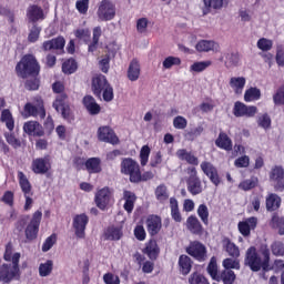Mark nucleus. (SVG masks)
<instances>
[{
	"instance_id": "obj_16",
	"label": "nucleus",
	"mask_w": 284,
	"mask_h": 284,
	"mask_svg": "<svg viewBox=\"0 0 284 284\" xmlns=\"http://www.w3.org/2000/svg\"><path fill=\"white\" fill-rule=\"evenodd\" d=\"M162 227H163V223H162L160 216L150 215L146 219V230L151 236H156V234H159V232H161Z\"/></svg>"
},
{
	"instance_id": "obj_55",
	"label": "nucleus",
	"mask_w": 284,
	"mask_h": 284,
	"mask_svg": "<svg viewBox=\"0 0 284 284\" xmlns=\"http://www.w3.org/2000/svg\"><path fill=\"white\" fill-rule=\"evenodd\" d=\"M273 42L270 39L262 38L257 41V48L258 50H262V52H267L272 50Z\"/></svg>"
},
{
	"instance_id": "obj_7",
	"label": "nucleus",
	"mask_w": 284,
	"mask_h": 284,
	"mask_svg": "<svg viewBox=\"0 0 284 284\" xmlns=\"http://www.w3.org/2000/svg\"><path fill=\"white\" fill-rule=\"evenodd\" d=\"M112 201L113 197L110 187H102L95 192L94 202L99 210H105Z\"/></svg>"
},
{
	"instance_id": "obj_43",
	"label": "nucleus",
	"mask_w": 284,
	"mask_h": 284,
	"mask_svg": "<svg viewBox=\"0 0 284 284\" xmlns=\"http://www.w3.org/2000/svg\"><path fill=\"white\" fill-rule=\"evenodd\" d=\"M210 65H212V61H210V60L201 61V62H194L190 67V72H203V71L207 70V68H210Z\"/></svg>"
},
{
	"instance_id": "obj_40",
	"label": "nucleus",
	"mask_w": 284,
	"mask_h": 284,
	"mask_svg": "<svg viewBox=\"0 0 284 284\" xmlns=\"http://www.w3.org/2000/svg\"><path fill=\"white\" fill-rule=\"evenodd\" d=\"M197 216L201 219L204 225H207L210 223V210L207 209V205L201 204L197 207Z\"/></svg>"
},
{
	"instance_id": "obj_20",
	"label": "nucleus",
	"mask_w": 284,
	"mask_h": 284,
	"mask_svg": "<svg viewBox=\"0 0 284 284\" xmlns=\"http://www.w3.org/2000/svg\"><path fill=\"white\" fill-rule=\"evenodd\" d=\"M63 48H65V39L63 37L47 40L42 43V50H44V52L50 50H63Z\"/></svg>"
},
{
	"instance_id": "obj_48",
	"label": "nucleus",
	"mask_w": 284,
	"mask_h": 284,
	"mask_svg": "<svg viewBox=\"0 0 284 284\" xmlns=\"http://www.w3.org/2000/svg\"><path fill=\"white\" fill-rule=\"evenodd\" d=\"M273 103L275 105H284V84L281 85L273 95Z\"/></svg>"
},
{
	"instance_id": "obj_19",
	"label": "nucleus",
	"mask_w": 284,
	"mask_h": 284,
	"mask_svg": "<svg viewBox=\"0 0 284 284\" xmlns=\"http://www.w3.org/2000/svg\"><path fill=\"white\" fill-rule=\"evenodd\" d=\"M195 49L197 52H219L221 45L212 40H201L196 43Z\"/></svg>"
},
{
	"instance_id": "obj_38",
	"label": "nucleus",
	"mask_w": 284,
	"mask_h": 284,
	"mask_svg": "<svg viewBox=\"0 0 284 284\" xmlns=\"http://www.w3.org/2000/svg\"><path fill=\"white\" fill-rule=\"evenodd\" d=\"M207 273L213 278V281H221V275H219V266L216 265V257H212L207 266Z\"/></svg>"
},
{
	"instance_id": "obj_46",
	"label": "nucleus",
	"mask_w": 284,
	"mask_h": 284,
	"mask_svg": "<svg viewBox=\"0 0 284 284\" xmlns=\"http://www.w3.org/2000/svg\"><path fill=\"white\" fill-rule=\"evenodd\" d=\"M4 139L7 143H9V145L14 148V150H17L18 148H21V140L17 139L14 133H4Z\"/></svg>"
},
{
	"instance_id": "obj_50",
	"label": "nucleus",
	"mask_w": 284,
	"mask_h": 284,
	"mask_svg": "<svg viewBox=\"0 0 284 284\" xmlns=\"http://www.w3.org/2000/svg\"><path fill=\"white\" fill-rule=\"evenodd\" d=\"M150 146L143 145L141 151H140V163L142 166L148 165V161L150 159Z\"/></svg>"
},
{
	"instance_id": "obj_49",
	"label": "nucleus",
	"mask_w": 284,
	"mask_h": 284,
	"mask_svg": "<svg viewBox=\"0 0 284 284\" xmlns=\"http://www.w3.org/2000/svg\"><path fill=\"white\" fill-rule=\"evenodd\" d=\"M173 128L175 130H185L187 128V119L183 118V115H178L173 119Z\"/></svg>"
},
{
	"instance_id": "obj_56",
	"label": "nucleus",
	"mask_w": 284,
	"mask_h": 284,
	"mask_svg": "<svg viewBox=\"0 0 284 284\" xmlns=\"http://www.w3.org/2000/svg\"><path fill=\"white\" fill-rule=\"evenodd\" d=\"M99 39H101V27H95L93 29V43L89 45V52H94V50H97Z\"/></svg>"
},
{
	"instance_id": "obj_53",
	"label": "nucleus",
	"mask_w": 284,
	"mask_h": 284,
	"mask_svg": "<svg viewBox=\"0 0 284 284\" xmlns=\"http://www.w3.org/2000/svg\"><path fill=\"white\" fill-rule=\"evenodd\" d=\"M40 34H41V28L33 26L29 32L28 41L30 43H37V41H39Z\"/></svg>"
},
{
	"instance_id": "obj_42",
	"label": "nucleus",
	"mask_w": 284,
	"mask_h": 284,
	"mask_svg": "<svg viewBox=\"0 0 284 284\" xmlns=\"http://www.w3.org/2000/svg\"><path fill=\"white\" fill-rule=\"evenodd\" d=\"M77 61L69 59L62 64V72L64 74H74L77 72Z\"/></svg>"
},
{
	"instance_id": "obj_41",
	"label": "nucleus",
	"mask_w": 284,
	"mask_h": 284,
	"mask_svg": "<svg viewBox=\"0 0 284 284\" xmlns=\"http://www.w3.org/2000/svg\"><path fill=\"white\" fill-rule=\"evenodd\" d=\"M220 281H223L224 284H234L236 274L232 270H224L220 275Z\"/></svg>"
},
{
	"instance_id": "obj_13",
	"label": "nucleus",
	"mask_w": 284,
	"mask_h": 284,
	"mask_svg": "<svg viewBox=\"0 0 284 284\" xmlns=\"http://www.w3.org/2000/svg\"><path fill=\"white\" fill-rule=\"evenodd\" d=\"M270 179L274 183L277 192L284 191V170L283 166H274L270 172Z\"/></svg>"
},
{
	"instance_id": "obj_5",
	"label": "nucleus",
	"mask_w": 284,
	"mask_h": 284,
	"mask_svg": "<svg viewBox=\"0 0 284 284\" xmlns=\"http://www.w3.org/2000/svg\"><path fill=\"white\" fill-rule=\"evenodd\" d=\"M98 21H112L116 17V6L110 0H102L98 4Z\"/></svg>"
},
{
	"instance_id": "obj_1",
	"label": "nucleus",
	"mask_w": 284,
	"mask_h": 284,
	"mask_svg": "<svg viewBox=\"0 0 284 284\" xmlns=\"http://www.w3.org/2000/svg\"><path fill=\"white\" fill-rule=\"evenodd\" d=\"M19 258H21V254L13 253L12 250L4 252V261H11L12 264H3L0 266V281L2 283H10L11 281H19L21 278Z\"/></svg>"
},
{
	"instance_id": "obj_39",
	"label": "nucleus",
	"mask_w": 284,
	"mask_h": 284,
	"mask_svg": "<svg viewBox=\"0 0 284 284\" xmlns=\"http://www.w3.org/2000/svg\"><path fill=\"white\" fill-rule=\"evenodd\" d=\"M54 267V263L52 260H48L44 263H41L39 266V275L42 277L50 276L52 274V270Z\"/></svg>"
},
{
	"instance_id": "obj_34",
	"label": "nucleus",
	"mask_w": 284,
	"mask_h": 284,
	"mask_svg": "<svg viewBox=\"0 0 284 284\" xmlns=\"http://www.w3.org/2000/svg\"><path fill=\"white\" fill-rule=\"evenodd\" d=\"M155 197L160 203H165L170 199V191L165 184H160L155 189Z\"/></svg>"
},
{
	"instance_id": "obj_26",
	"label": "nucleus",
	"mask_w": 284,
	"mask_h": 284,
	"mask_svg": "<svg viewBox=\"0 0 284 284\" xmlns=\"http://www.w3.org/2000/svg\"><path fill=\"white\" fill-rule=\"evenodd\" d=\"M84 166L87 172H89V174H99L102 170L101 159L90 158L84 162Z\"/></svg>"
},
{
	"instance_id": "obj_61",
	"label": "nucleus",
	"mask_w": 284,
	"mask_h": 284,
	"mask_svg": "<svg viewBox=\"0 0 284 284\" xmlns=\"http://www.w3.org/2000/svg\"><path fill=\"white\" fill-rule=\"evenodd\" d=\"M103 101L106 103H110V101H113L114 99V89L109 84L103 91H102Z\"/></svg>"
},
{
	"instance_id": "obj_23",
	"label": "nucleus",
	"mask_w": 284,
	"mask_h": 284,
	"mask_svg": "<svg viewBox=\"0 0 284 284\" xmlns=\"http://www.w3.org/2000/svg\"><path fill=\"white\" fill-rule=\"evenodd\" d=\"M203 14H210L212 10H223V6H225V0H203Z\"/></svg>"
},
{
	"instance_id": "obj_60",
	"label": "nucleus",
	"mask_w": 284,
	"mask_h": 284,
	"mask_svg": "<svg viewBox=\"0 0 284 284\" xmlns=\"http://www.w3.org/2000/svg\"><path fill=\"white\" fill-rule=\"evenodd\" d=\"M256 183H258V180L256 178H252L241 182L240 187L245 191L252 190L253 187H256Z\"/></svg>"
},
{
	"instance_id": "obj_25",
	"label": "nucleus",
	"mask_w": 284,
	"mask_h": 284,
	"mask_svg": "<svg viewBox=\"0 0 284 284\" xmlns=\"http://www.w3.org/2000/svg\"><path fill=\"white\" fill-rule=\"evenodd\" d=\"M186 229L192 232V234H203V225L199 217L191 215L186 220Z\"/></svg>"
},
{
	"instance_id": "obj_45",
	"label": "nucleus",
	"mask_w": 284,
	"mask_h": 284,
	"mask_svg": "<svg viewBox=\"0 0 284 284\" xmlns=\"http://www.w3.org/2000/svg\"><path fill=\"white\" fill-rule=\"evenodd\" d=\"M222 265L224 270H241V262L236 258H225Z\"/></svg>"
},
{
	"instance_id": "obj_37",
	"label": "nucleus",
	"mask_w": 284,
	"mask_h": 284,
	"mask_svg": "<svg viewBox=\"0 0 284 284\" xmlns=\"http://www.w3.org/2000/svg\"><path fill=\"white\" fill-rule=\"evenodd\" d=\"M258 99H261V89L258 88H250L244 93V101H246V103L258 101Z\"/></svg>"
},
{
	"instance_id": "obj_29",
	"label": "nucleus",
	"mask_w": 284,
	"mask_h": 284,
	"mask_svg": "<svg viewBox=\"0 0 284 284\" xmlns=\"http://www.w3.org/2000/svg\"><path fill=\"white\" fill-rule=\"evenodd\" d=\"M18 181L19 185L21 187L22 194H34L32 192V184L30 183V180H28V176L23 174V172H18Z\"/></svg>"
},
{
	"instance_id": "obj_64",
	"label": "nucleus",
	"mask_w": 284,
	"mask_h": 284,
	"mask_svg": "<svg viewBox=\"0 0 284 284\" xmlns=\"http://www.w3.org/2000/svg\"><path fill=\"white\" fill-rule=\"evenodd\" d=\"M103 281L105 284H121V280L119 278V276H116L112 273L104 274Z\"/></svg>"
},
{
	"instance_id": "obj_62",
	"label": "nucleus",
	"mask_w": 284,
	"mask_h": 284,
	"mask_svg": "<svg viewBox=\"0 0 284 284\" xmlns=\"http://www.w3.org/2000/svg\"><path fill=\"white\" fill-rule=\"evenodd\" d=\"M99 68L102 70V72L108 73L110 70V55H103L100 58Z\"/></svg>"
},
{
	"instance_id": "obj_22",
	"label": "nucleus",
	"mask_w": 284,
	"mask_h": 284,
	"mask_svg": "<svg viewBox=\"0 0 284 284\" xmlns=\"http://www.w3.org/2000/svg\"><path fill=\"white\" fill-rule=\"evenodd\" d=\"M110 83H108V79L105 75H97L92 80V90L97 97H101V91L108 88Z\"/></svg>"
},
{
	"instance_id": "obj_32",
	"label": "nucleus",
	"mask_w": 284,
	"mask_h": 284,
	"mask_svg": "<svg viewBox=\"0 0 284 284\" xmlns=\"http://www.w3.org/2000/svg\"><path fill=\"white\" fill-rule=\"evenodd\" d=\"M281 207V197L274 193H271L266 197V209L268 212H274Z\"/></svg>"
},
{
	"instance_id": "obj_21",
	"label": "nucleus",
	"mask_w": 284,
	"mask_h": 284,
	"mask_svg": "<svg viewBox=\"0 0 284 284\" xmlns=\"http://www.w3.org/2000/svg\"><path fill=\"white\" fill-rule=\"evenodd\" d=\"M126 77L129 81H139V77H141V62L138 59H133L129 63Z\"/></svg>"
},
{
	"instance_id": "obj_36",
	"label": "nucleus",
	"mask_w": 284,
	"mask_h": 284,
	"mask_svg": "<svg viewBox=\"0 0 284 284\" xmlns=\"http://www.w3.org/2000/svg\"><path fill=\"white\" fill-rule=\"evenodd\" d=\"M0 121L2 123H6V126L10 130V132L14 130V118H12V113L10 112V110H2Z\"/></svg>"
},
{
	"instance_id": "obj_58",
	"label": "nucleus",
	"mask_w": 284,
	"mask_h": 284,
	"mask_svg": "<svg viewBox=\"0 0 284 284\" xmlns=\"http://www.w3.org/2000/svg\"><path fill=\"white\" fill-rule=\"evenodd\" d=\"M224 63L226 68H236V65H239V54L236 53L226 54V60Z\"/></svg>"
},
{
	"instance_id": "obj_4",
	"label": "nucleus",
	"mask_w": 284,
	"mask_h": 284,
	"mask_svg": "<svg viewBox=\"0 0 284 284\" xmlns=\"http://www.w3.org/2000/svg\"><path fill=\"white\" fill-rule=\"evenodd\" d=\"M120 172L124 176H129L131 183H141V166L136 160L124 158L120 164Z\"/></svg>"
},
{
	"instance_id": "obj_10",
	"label": "nucleus",
	"mask_w": 284,
	"mask_h": 284,
	"mask_svg": "<svg viewBox=\"0 0 284 284\" xmlns=\"http://www.w3.org/2000/svg\"><path fill=\"white\" fill-rule=\"evenodd\" d=\"M187 172L190 174V178L186 181L187 191L191 192L193 196H196V194H201V192H203V184L199 176H196L195 168L187 169Z\"/></svg>"
},
{
	"instance_id": "obj_3",
	"label": "nucleus",
	"mask_w": 284,
	"mask_h": 284,
	"mask_svg": "<svg viewBox=\"0 0 284 284\" xmlns=\"http://www.w3.org/2000/svg\"><path fill=\"white\" fill-rule=\"evenodd\" d=\"M16 72L21 79H28V77H38L41 67L33 54H27L16 65Z\"/></svg>"
},
{
	"instance_id": "obj_14",
	"label": "nucleus",
	"mask_w": 284,
	"mask_h": 284,
	"mask_svg": "<svg viewBox=\"0 0 284 284\" xmlns=\"http://www.w3.org/2000/svg\"><path fill=\"white\" fill-rule=\"evenodd\" d=\"M98 139L104 143H111L112 145H116V143H119V138L110 126H100L98 129Z\"/></svg>"
},
{
	"instance_id": "obj_28",
	"label": "nucleus",
	"mask_w": 284,
	"mask_h": 284,
	"mask_svg": "<svg viewBox=\"0 0 284 284\" xmlns=\"http://www.w3.org/2000/svg\"><path fill=\"white\" fill-rule=\"evenodd\" d=\"M123 200H124V210L128 214H132V210H134V203H136V195L132 193V191H124L123 192Z\"/></svg>"
},
{
	"instance_id": "obj_54",
	"label": "nucleus",
	"mask_w": 284,
	"mask_h": 284,
	"mask_svg": "<svg viewBox=\"0 0 284 284\" xmlns=\"http://www.w3.org/2000/svg\"><path fill=\"white\" fill-rule=\"evenodd\" d=\"M187 252L195 261H205L207 258V252L205 250H189Z\"/></svg>"
},
{
	"instance_id": "obj_6",
	"label": "nucleus",
	"mask_w": 284,
	"mask_h": 284,
	"mask_svg": "<svg viewBox=\"0 0 284 284\" xmlns=\"http://www.w3.org/2000/svg\"><path fill=\"white\" fill-rule=\"evenodd\" d=\"M24 119L30 116H40V119H45V108L43 106V100L41 98L36 99L34 104L27 103L24 105V111L22 113Z\"/></svg>"
},
{
	"instance_id": "obj_33",
	"label": "nucleus",
	"mask_w": 284,
	"mask_h": 284,
	"mask_svg": "<svg viewBox=\"0 0 284 284\" xmlns=\"http://www.w3.org/2000/svg\"><path fill=\"white\" fill-rule=\"evenodd\" d=\"M230 85L234 90L235 94H243V88H245V78H231Z\"/></svg>"
},
{
	"instance_id": "obj_52",
	"label": "nucleus",
	"mask_w": 284,
	"mask_h": 284,
	"mask_svg": "<svg viewBox=\"0 0 284 284\" xmlns=\"http://www.w3.org/2000/svg\"><path fill=\"white\" fill-rule=\"evenodd\" d=\"M148 26H150V20H148V18L138 19L136 30L140 34H145V32H148Z\"/></svg>"
},
{
	"instance_id": "obj_9",
	"label": "nucleus",
	"mask_w": 284,
	"mask_h": 284,
	"mask_svg": "<svg viewBox=\"0 0 284 284\" xmlns=\"http://www.w3.org/2000/svg\"><path fill=\"white\" fill-rule=\"evenodd\" d=\"M68 95L63 94L55 100L53 103V108H55L57 112H60L65 121L72 123L74 121V114L70 110V104L65 102Z\"/></svg>"
},
{
	"instance_id": "obj_44",
	"label": "nucleus",
	"mask_w": 284,
	"mask_h": 284,
	"mask_svg": "<svg viewBox=\"0 0 284 284\" xmlns=\"http://www.w3.org/2000/svg\"><path fill=\"white\" fill-rule=\"evenodd\" d=\"M162 65L164 70H170L173 68V65H181V59L178 57L170 55L164 59V61L162 62Z\"/></svg>"
},
{
	"instance_id": "obj_30",
	"label": "nucleus",
	"mask_w": 284,
	"mask_h": 284,
	"mask_svg": "<svg viewBox=\"0 0 284 284\" xmlns=\"http://www.w3.org/2000/svg\"><path fill=\"white\" fill-rule=\"evenodd\" d=\"M215 145L217 148H221V150H225L226 152H230L232 150V140L227 134L220 133L217 139L215 140Z\"/></svg>"
},
{
	"instance_id": "obj_17",
	"label": "nucleus",
	"mask_w": 284,
	"mask_h": 284,
	"mask_svg": "<svg viewBox=\"0 0 284 284\" xmlns=\"http://www.w3.org/2000/svg\"><path fill=\"white\" fill-rule=\"evenodd\" d=\"M201 170L215 185H219L221 183V179L219 178V171H216V168H214L213 163L202 162Z\"/></svg>"
},
{
	"instance_id": "obj_18",
	"label": "nucleus",
	"mask_w": 284,
	"mask_h": 284,
	"mask_svg": "<svg viewBox=\"0 0 284 284\" xmlns=\"http://www.w3.org/2000/svg\"><path fill=\"white\" fill-rule=\"evenodd\" d=\"M26 134L29 136H43V126L37 121H28L23 125Z\"/></svg>"
},
{
	"instance_id": "obj_24",
	"label": "nucleus",
	"mask_w": 284,
	"mask_h": 284,
	"mask_svg": "<svg viewBox=\"0 0 284 284\" xmlns=\"http://www.w3.org/2000/svg\"><path fill=\"white\" fill-rule=\"evenodd\" d=\"M83 105L92 115H97L99 112H101V105L97 103V100H94L92 95H85L83 98Z\"/></svg>"
},
{
	"instance_id": "obj_31",
	"label": "nucleus",
	"mask_w": 284,
	"mask_h": 284,
	"mask_svg": "<svg viewBox=\"0 0 284 284\" xmlns=\"http://www.w3.org/2000/svg\"><path fill=\"white\" fill-rule=\"evenodd\" d=\"M27 18L34 23L39 21V19H43V10L37 6H31L27 11Z\"/></svg>"
},
{
	"instance_id": "obj_27",
	"label": "nucleus",
	"mask_w": 284,
	"mask_h": 284,
	"mask_svg": "<svg viewBox=\"0 0 284 284\" xmlns=\"http://www.w3.org/2000/svg\"><path fill=\"white\" fill-rule=\"evenodd\" d=\"M178 265L183 276H187L192 272V260L187 255H181Z\"/></svg>"
},
{
	"instance_id": "obj_8",
	"label": "nucleus",
	"mask_w": 284,
	"mask_h": 284,
	"mask_svg": "<svg viewBox=\"0 0 284 284\" xmlns=\"http://www.w3.org/2000/svg\"><path fill=\"white\" fill-rule=\"evenodd\" d=\"M43 213L41 211H36L32 215L30 223L26 229V236L29 241H34L37 234H39V225H41V219Z\"/></svg>"
},
{
	"instance_id": "obj_59",
	"label": "nucleus",
	"mask_w": 284,
	"mask_h": 284,
	"mask_svg": "<svg viewBox=\"0 0 284 284\" xmlns=\"http://www.w3.org/2000/svg\"><path fill=\"white\" fill-rule=\"evenodd\" d=\"M246 104L243 102H235L233 108L234 116H245Z\"/></svg>"
},
{
	"instance_id": "obj_2",
	"label": "nucleus",
	"mask_w": 284,
	"mask_h": 284,
	"mask_svg": "<svg viewBox=\"0 0 284 284\" xmlns=\"http://www.w3.org/2000/svg\"><path fill=\"white\" fill-rule=\"evenodd\" d=\"M244 265L252 272L270 271V251L268 250H248L244 260Z\"/></svg>"
},
{
	"instance_id": "obj_47",
	"label": "nucleus",
	"mask_w": 284,
	"mask_h": 284,
	"mask_svg": "<svg viewBox=\"0 0 284 284\" xmlns=\"http://www.w3.org/2000/svg\"><path fill=\"white\" fill-rule=\"evenodd\" d=\"M121 236H123V232L121 231V229L110 227L106 231V239H109L110 241H119Z\"/></svg>"
},
{
	"instance_id": "obj_11",
	"label": "nucleus",
	"mask_w": 284,
	"mask_h": 284,
	"mask_svg": "<svg viewBox=\"0 0 284 284\" xmlns=\"http://www.w3.org/2000/svg\"><path fill=\"white\" fill-rule=\"evenodd\" d=\"M90 217H88L85 213L78 214L73 217L72 226L78 239H83L85 236V227H88Z\"/></svg>"
},
{
	"instance_id": "obj_63",
	"label": "nucleus",
	"mask_w": 284,
	"mask_h": 284,
	"mask_svg": "<svg viewBox=\"0 0 284 284\" xmlns=\"http://www.w3.org/2000/svg\"><path fill=\"white\" fill-rule=\"evenodd\" d=\"M31 79L27 80L26 82V89L27 90H39V79H37V75H30Z\"/></svg>"
},
{
	"instance_id": "obj_15",
	"label": "nucleus",
	"mask_w": 284,
	"mask_h": 284,
	"mask_svg": "<svg viewBox=\"0 0 284 284\" xmlns=\"http://www.w3.org/2000/svg\"><path fill=\"white\" fill-rule=\"evenodd\" d=\"M256 225H258V219L253 216L239 222L237 227L242 236H250L252 230H256Z\"/></svg>"
},
{
	"instance_id": "obj_57",
	"label": "nucleus",
	"mask_w": 284,
	"mask_h": 284,
	"mask_svg": "<svg viewBox=\"0 0 284 284\" xmlns=\"http://www.w3.org/2000/svg\"><path fill=\"white\" fill-rule=\"evenodd\" d=\"M189 283L190 284H210L205 276L199 274V273H193L189 277Z\"/></svg>"
},
{
	"instance_id": "obj_12",
	"label": "nucleus",
	"mask_w": 284,
	"mask_h": 284,
	"mask_svg": "<svg viewBox=\"0 0 284 284\" xmlns=\"http://www.w3.org/2000/svg\"><path fill=\"white\" fill-rule=\"evenodd\" d=\"M52 169L50 156L37 158L32 161L31 170L34 174H48Z\"/></svg>"
},
{
	"instance_id": "obj_51",
	"label": "nucleus",
	"mask_w": 284,
	"mask_h": 284,
	"mask_svg": "<svg viewBox=\"0 0 284 284\" xmlns=\"http://www.w3.org/2000/svg\"><path fill=\"white\" fill-rule=\"evenodd\" d=\"M257 124L260 128H263V130H270L272 126V119H270V115L267 114L260 115L257 119Z\"/></svg>"
},
{
	"instance_id": "obj_35",
	"label": "nucleus",
	"mask_w": 284,
	"mask_h": 284,
	"mask_svg": "<svg viewBox=\"0 0 284 284\" xmlns=\"http://www.w3.org/2000/svg\"><path fill=\"white\" fill-rule=\"evenodd\" d=\"M170 207L173 221H175L176 223H181V221H183V217L181 216V211H179V201H176V199L174 197H171Z\"/></svg>"
}]
</instances>
